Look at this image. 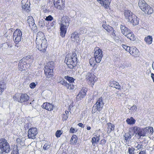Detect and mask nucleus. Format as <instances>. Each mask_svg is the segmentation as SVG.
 <instances>
[{"mask_svg":"<svg viewBox=\"0 0 154 154\" xmlns=\"http://www.w3.org/2000/svg\"><path fill=\"white\" fill-rule=\"evenodd\" d=\"M64 78L69 82V83H71L72 84H73L75 80V79L72 77L68 76H65Z\"/></svg>","mask_w":154,"mask_h":154,"instance_id":"obj_40","label":"nucleus"},{"mask_svg":"<svg viewBox=\"0 0 154 154\" xmlns=\"http://www.w3.org/2000/svg\"><path fill=\"white\" fill-rule=\"evenodd\" d=\"M135 120L132 117L128 118L126 120V122L129 125H133L135 124Z\"/></svg>","mask_w":154,"mask_h":154,"instance_id":"obj_34","label":"nucleus"},{"mask_svg":"<svg viewBox=\"0 0 154 154\" xmlns=\"http://www.w3.org/2000/svg\"><path fill=\"white\" fill-rule=\"evenodd\" d=\"M35 43L36 44L38 45H40L41 44H42L44 45V47H47V44L46 40H35Z\"/></svg>","mask_w":154,"mask_h":154,"instance_id":"obj_31","label":"nucleus"},{"mask_svg":"<svg viewBox=\"0 0 154 154\" xmlns=\"http://www.w3.org/2000/svg\"><path fill=\"white\" fill-rule=\"evenodd\" d=\"M134 149L133 147H129L128 149V152L129 154H134Z\"/></svg>","mask_w":154,"mask_h":154,"instance_id":"obj_48","label":"nucleus"},{"mask_svg":"<svg viewBox=\"0 0 154 154\" xmlns=\"http://www.w3.org/2000/svg\"><path fill=\"white\" fill-rule=\"evenodd\" d=\"M46 40L44 33L42 32H38L37 34V37L35 40Z\"/></svg>","mask_w":154,"mask_h":154,"instance_id":"obj_25","label":"nucleus"},{"mask_svg":"<svg viewBox=\"0 0 154 154\" xmlns=\"http://www.w3.org/2000/svg\"><path fill=\"white\" fill-rule=\"evenodd\" d=\"M151 76L154 83V74L152 73L151 74Z\"/></svg>","mask_w":154,"mask_h":154,"instance_id":"obj_62","label":"nucleus"},{"mask_svg":"<svg viewBox=\"0 0 154 154\" xmlns=\"http://www.w3.org/2000/svg\"><path fill=\"white\" fill-rule=\"evenodd\" d=\"M50 147V145L45 144L44 145L43 147V149L45 150H47Z\"/></svg>","mask_w":154,"mask_h":154,"instance_id":"obj_53","label":"nucleus"},{"mask_svg":"<svg viewBox=\"0 0 154 154\" xmlns=\"http://www.w3.org/2000/svg\"><path fill=\"white\" fill-rule=\"evenodd\" d=\"M137 109L136 106L135 105H133L131 108V109L132 110H136Z\"/></svg>","mask_w":154,"mask_h":154,"instance_id":"obj_57","label":"nucleus"},{"mask_svg":"<svg viewBox=\"0 0 154 154\" xmlns=\"http://www.w3.org/2000/svg\"><path fill=\"white\" fill-rule=\"evenodd\" d=\"M62 21L60 24H63L64 25L68 26L69 23V18L67 16L63 17L62 19Z\"/></svg>","mask_w":154,"mask_h":154,"instance_id":"obj_24","label":"nucleus"},{"mask_svg":"<svg viewBox=\"0 0 154 154\" xmlns=\"http://www.w3.org/2000/svg\"><path fill=\"white\" fill-rule=\"evenodd\" d=\"M121 46L122 47L127 51L129 52L130 51L131 47L124 44H122Z\"/></svg>","mask_w":154,"mask_h":154,"instance_id":"obj_46","label":"nucleus"},{"mask_svg":"<svg viewBox=\"0 0 154 154\" xmlns=\"http://www.w3.org/2000/svg\"><path fill=\"white\" fill-rule=\"evenodd\" d=\"M11 154H18V149L17 146H14Z\"/></svg>","mask_w":154,"mask_h":154,"instance_id":"obj_42","label":"nucleus"},{"mask_svg":"<svg viewBox=\"0 0 154 154\" xmlns=\"http://www.w3.org/2000/svg\"><path fill=\"white\" fill-rule=\"evenodd\" d=\"M19 69L20 70L22 71L25 70L26 66L25 65H23L22 61L20 62L19 63Z\"/></svg>","mask_w":154,"mask_h":154,"instance_id":"obj_41","label":"nucleus"},{"mask_svg":"<svg viewBox=\"0 0 154 154\" xmlns=\"http://www.w3.org/2000/svg\"><path fill=\"white\" fill-rule=\"evenodd\" d=\"M91 128L89 126H87V129L88 130H89L91 129Z\"/></svg>","mask_w":154,"mask_h":154,"instance_id":"obj_63","label":"nucleus"},{"mask_svg":"<svg viewBox=\"0 0 154 154\" xmlns=\"http://www.w3.org/2000/svg\"><path fill=\"white\" fill-rule=\"evenodd\" d=\"M103 105V103L102 97L98 99L97 102L92 108V112L93 113H95L97 111L100 112L102 109Z\"/></svg>","mask_w":154,"mask_h":154,"instance_id":"obj_6","label":"nucleus"},{"mask_svg":"<svg viewBox=\"0 0 154 154\" xmlns=\"http://www.w3.org/2000/svg\"><path fill=\"white\" fill-rule=\"evenodd\" d=\"M20 103H22L27 101L29 99V97L26 94H22L20 95Z\"/></svg>","mask_w":154,"mask_h":154,"instance_id":"obj_22","label":"nucleus"},{"mask_svg":"<svg viewBox=\"0 0 154 154\" xmlns=\"http://www.w3.org/2000/svg\"><path fill=\"white\" fill-rule=\"evenodd\" d=\"M78 125L79 126V127H81L82 128H84V125H83V124L81 123H79L78 124Z\"/></svg>","mask_w":154,"mask_h":154,"instance_id":"obj_61","label":"nucleus"},{"mask_svg":"<svg viewBox=\"0 0 154 154\" xmlns=\"http://www.w3.org/2000/svg\"><path fill=\"white\" fill-rule=\"evenodd\" d=\"M60 35L63 37L65 36L66 33L68 26L64 25L63 24H60Z\"/></svg>","mask_w":154,"mask_h":154,"instance_id":"obj_18","label":"nucleus"},{"mask_svg":"<svg viewBox=\"0 0 154 154\" xmlns=\"http://www.w3.org/2000/svg\"><path fill=\"white\" fill-rule=\"evenodd\" d=\"M69 112L68 111H65L62 115V120L66 121L68 119L69 116Z\"/></svg>","mask_w":154,"mask_h":154,"instance_id":"obj_37","label":"nucleus"},{"mask_svg":"<svg viewBox=\"0 0 154 154\" xmlns=\"http://www.w3.org/2000/svg\"><path fill=\"white\" fill-rule=\"evenodd\" d=\"M124 12L126 19L128 20L131 17L132 15H134L131 11L128 10H125Z\"/></svg>","mask_w":154,"mask_h":154,"instance_id":"obj_28","label":"nucleus"},{"mask_svg":"<svg viewBox=\"0 0 154 154\" xmlns=\"http://www.w3.org/2000/svg\"><path fill=\"white\" fill-rule=\"evenodd\" d=\"M95 60L97 63H100L103 56V51L98 47H96L94 49V54Z\"/></svg>","mask_w":154,"mask_h":154,"instance_id":"obj_7","label":"nucleus"},{"mask_svg":"<svg viewBox=\"0 0 154 154\" xmlns=\"http://www.w3.org/2000/svg\"><path fill=\"white\" fill-rule=\"evenodd\" d=\"M71 38V40L74 42L77 41L79 39V35L77 32H74L72 34Z\"/></svg>","mask_w":154,"mask_h":154,"instance_id":"obj_26","label":"nucleus"},{"mask_svg":"<svg viewBox=\"0 0 154 154\" xmlns=\"http://www.w3.org/2000/svg\"><path fill=\"white\" fill-rule=\"evenodd\" d=\"M125 137V139L126 140H129L131 137V136L129 133H125L124 136Z\"/></svg>","mask_w":154,"mask_h":154,"instance_id":"obj_45","label":"nucleus"},{"mask_svg":"<svg viewBox=\"0 0 154 154\" xmlns=\"http://www.w3.org/2000/svg\"><path fill=\"white\" fill-rule=\"evenodd\" d=\"M146 134V131L144 129L140 128L137 134L140 137L145 136Z\"/></svg>","mask_w":154,"mask_h":154,"instance_id":"obj_35","label":"nucleus"},{"mask_svg":"<svg viewBox=\"0 0 154 154\" xmlns=\"http://www.w3.org/2000/svg\"><path fill=\"white\" fill-rule=\"evenodd\" d=\"M55 20H53L52 22L48 26V31L49 32H51L54 31L55 27Z\"/></svg>","mask_w":154,"mask_h":154,"instance_id":"obj_21","label":"nucleus"},{"mask_svg":"<svg viewBox=\"0 0 154 154\" xmlns=\"http://www.w3.org/2000/svg\"><path fill=\"white\" fill-rule=\"evenodd\" d=\"M100 135H96L95 137H94L96 139V140L97 141V142H98L99 141V140H100Z\"/></svg>","mask_w":154,"mask_h":154,"instance_id":"obj_59","label":"nucleus"},{"mask_svg":"<svg viewBox=\"0 0 154 154\" xmlns=\"http://www.w3.org/2000/svg\"><path fill=\"white\" fill-rule=\"evenodd\" d=\"M36 84L34 82H32L29 85V87L32 89L34 88L36 86Z\"/></svg>","mask_w":154,"mask_h":154,"instance_id":"obj_54","label":"nucleus"},{"mask_svg":"<svg viewBox=\"0 0 154 154\" xmlns=\"http://www.w3.org/2000/svg\"><path fill=\"white\" fill-rule=\"evenodd\" d=\"M154 67V62H153L152 64V68H153Z\"/></svg>","mask_w":154,"mask_h":154,"instance_id":"obj_64","label":"nucleus"},{"mask_svg":"<svg viewBox=\"0 0 154 154\" xmlns=\"http://www.w3.org/2000/svg\"><path fill=\"white\" fill-rule=\"evenodd\" d=\"M22 35V32L20 29H17L14 31L13 35V39L16 44H17L20 42Z\"/></svg>","mask_w":154,"mask_h":154,"instance_id":"obj_8","label":"nucleus"},{"mask_svg":"<svg viewBox=\"0 0 154 154\" xmlns=\"http://www.w3.org/2000/svg\"><path fill=\"white\" fill-rule=\"evenodd\" d=\"M120 28L122 33L131 40L134 41L135 37L133 33L125 26L121 25Z\"/></svg>","mask_w":154,"mask_h":154,"instance_id":"obj_3","label":"nucleus"},{"mask_svg":"<svg viewBox=\"0 0 154 154\" xmlns=\"http://www.w3.org/2000/svg\"><path fill=\"white\" fill-rule=\"evenodd\" d=\"M111 87L115 88L118 89H120L121 86L119 85V83L115 81H113L111 83Z\"/></svg>","mask_w":154,"mask_h":154,"instance_id":"obj_33","label":"nucleus"},{"mask_svg":"<svg viewBox=\"0 0 154 154\" xmlns=\"http://www.w3.org/2000/svg\"><path fill=\"white\" fill-rule=\"evenodd\" d=\"M48 65L46 66L44 70L45 73L46 77L48 78L51 77L53 74V70L54 64L52 61L49 62Z\"/></svg>","mask_w":154,"mask_h":154,"instance_id":"obj_5","label":"nucleus"},{"mask_svg":"<svg viewBox=\"0 0 154 154\" xmlns=\"http://www.w3.org/2000/svg\"><path fill=\"white\" fill-rule=\"evenodd\" d=\"M106 140L105 139H103L101 140L100 141V144L102 145L103 146L106 143Z\"/></svg>","mask_w":154,"mask_h":154,"instance_id":"obj_55","label":"nucleus"},{"mask_svg":"<svg viewBox=\"0 0 154 154\" xmlns=\"http://www.w3.org/2000/svg\"><path fill=\"white\" fill-rule=\"evenodd\" d=\"M76 131L73 128L71 127L70 130V132L71 133H74Z\"/></svg>","mask_w":154,"mask_h":154,"instance_id":"obj_56","label":"nucleus"},{"mask_svg":"<svg viewBox=\"0 0 154 154\" xmlns=\"http://www.w3.org/2000/svg\"><path fill=\"white\" fill-rule=\"evenodd\" d=\"M12 44L9 42H7L3 44V50L5 51L6 53L8 54H11L14 53V51L11 48L13 47Z\"/></svg>","mask_w":154,"mask_h":154,"instance_id":"obj_9","label":"nucleus"},{"mask_svg":"<svg viewBox=\"0 0 154 154\" xmlns=\"http://www.w3.org/2000/svg\"><path fill=\"white\" fill-rule=\"evenodd\" d=\"M32 57V55H28L25 58H23L21 60L24 61V62H27Z\"/></svg>","mask_w":154,"mask_h":154,"instance_id":"obj_47","label":"nucleus"},{"mask_svg":"<svg viewBox=\"0 0 154 154\" xmlns=\"http://www.w3.org/2000/svg\"><path fill=\"white\" fill-rule=\"evenodd\" d=\"M111 0H100L99 3L101 5L105 8H108Z\"/></svg>","mask_w":154,"mask_h":154,"instance_id":"obj_19","label":"nucleus"},{"mask_svg":"<svg viewBox=\"0 0 154 154\" xmlns=\"http://www.w3.org/2000/svg\"><path fill=\"white\" fill-rule=\"evenodd\" d=\"M87 89L85 87H83L79 91L76 99L77 100L79 101L84 98L86 95Z\"/></svg>","mask_w":154,"mask_h":154,"instance_id":"obj_11","label":"nucleus"},{"mask_svg":"<svg viewBox=\"0 0 154 154\" xmlns=\"http://www.w3.org/2000/svg\"><path fill=\"white\" fill-rule=\"evenodd\" d=\"M140 128L139 127H134L131 128V130L133 131V132L134 133L137 134Z\"/></svg>","mask_w":154,"mask_h":154,"instance_id":"obj_44","label":"nucleus"},{"mask_svg":"<svg viewBox=\"0 0 154 154\" xmlns=\"http://www.w3.org/2000/svg\"><path fill=\"white\" fill-rule=\"evenodd\" d=\"M138 5L139 8L145 14H150L153 12V9L144 0H139Z\"/></svg>","mask_w":154,"mask_h":154,"instance_id":"obj_2","label":"nucleus"},{"mask_svg":"<svg viewBox=\"0 0 154 154\" xmlns=\"http://www.w3.org/2000/svg\"><path fill=\"white\" fill-rule=\"evenodd\" d=\"M20 95L19 93H16L14 95L13 99L14 100L20 103Z\"/></svg>","mask_w":154,"mask_h":154,"instance_id":"obj_36","label":"nucleus"},{"mask_svg":"<svg viewBox=\"0 0 154 154\" xmlns=\"http://www.w3.org/2000/svg\"><path fill=\"white\" fill-rule=\"evenodd\" d=\"M134 146L136 148H137V149H139L142 147V145L137 142L135 143Z\"/></svg>","mask_w":154,"mask_h":154,"instance_id":"obj_49","label":"nucleus"},{"mask_svg":"<svg viewBox=\"0 0 154 154\" xmlns=\"http://www.w3.org/2000/svg\"><path fill=\"white\" fill-rule=\"evenodd\" d=\"M102 26L108 32H110L113 29V28L109 26L103 24Z\"/></svg>","mask_w":154,"mask_h":154,"instance_id":"obj_39","label":"nucleus"},{"mask_svg":"<svg viewBox=\"0 0 154 154\" xmlns=\"http://www.w3.org/2000/svg\"><path fill=\"white\" fill-rule=\"evenodd\" d=\"M91 142L93 146H95V144L97 143L95 137H94L92 138Z\"/></svg>","mask_w":154,"mask_h":154,"instance_id":"obj_52","label":"nucleus"},{"mask_svg":"<svg viewBox=\"0 0 154 154\" xmlns=\"http://www.w3.org/2000/svg\"><path fill=\"white\" fill-rule=\"evenodd\" d=\"M85 79L89 82H93L92 85H94V83L97 81V78L93 73L87 72L85 74Z\"/></svg>","mask_w":154,"mask_h":154,"instance_id":"obj_10","label":"nucleus"},{"mask_svg":"<svg viewBox=\"0 0 154 154\" xmlns=\"http://www.w3.org/2000/svg\"><path fill=\"white\" fill-rule=\"evenodd\" d=\"M133 26H135L138 24L139 19L135 15H132L131 17L128 20Z\"/></svg>","mask_w":154,"mask_h":154,"instance_id":"obj_16","label":"nucleus"},{"mask_svg":"<svg viewBox=\"0 0 154 154\" xmlns=\"http://www.w3.org/2000/svg\"><path fill=\"white\" fill-rule=\"evenodd\" d=\"M45 20L47 21H51L53 20V18L51 15H49L46 17L45 19Z\"/></svg>","mask_w":154,"mask_h":154,"instance_id":"obj_51","label":"nucleus"},{"mask_svg":"<svg viewBox=\"0 0 154 154\" xmlns=\"http://www.w3.org/2000/svg\"><path fill=\"white\" fill-rule=\"evenodd\" d=\"M33 56L29 60H28L27 62L29 63L30 64H31L33 62Z\"/></svg>","mask_w":154,"mask_h":154,"instance_id":"obj_58","label":"nucleus"},{"mask_svg":"<svg viewBox=\"0 0 154 154\" xmlns=\"http://www.w3.org/2000/svg\"><path fill=\"white\" fill-rule=\"evenodd\" d=\"M68 67L70 69L74 67L77 63V57L75 53L68 54L66 56L65 60Z\"/></svg>","mask_w":154,"mask_h":154,"instance_id":"obj_1","label":"nucleus"},{"mask_svg":"<svg viewBox=\"0 0 154 154\" xmlns=\"http://www.w3.org/2000/svg\"><path fill=\"white\" fill-rule=\"evenodd\" d=\"M97 63L96 60H95V58H91L89 61V63L91 66H94L96 64V63Z\"/></svg>","mask_w":154,"mask_h":154,"instance_id":"obj_43","label":"nucleus"},{"mask_svg":"<svg viewBox=\"0 0 154 154\" xmlns=\"http://www.w3.org/2000/svg\"><path fill=\"white\" fill-rule=\"evenodd\" d=\"M77 140L78 138L76 136L73 135L71 137L70 141L72 144H75L77 142Z\"/></svg>","mask_w":154,"mask_h":154,"instance_id":"obj_38","label":"nucleus"},{"mask_svg":"<svg viewBox=\"0 0 154 154\" xmlns=\"http://www.w3.org/2000/svg\"><path fill=\"white\" fill-rule=\"evenodd\" d=\"M144 40L147 44L150 45L151 44L152 42V36L148 35L145 38Z\"/></svg>","mask_w":154,"mask_h":154,"instance_id":"obj_32","label":"nucleus"},{"mask_svg":"<svg viewBox=\"0 0 154 154\" xmlns=\"http://www.w3.org/2000/svg\"><path fill=\"white\" fill-rule=\"evenodd\" d=\"M60 83L62 85L65 86L68 89L73 90L75 86L73 84L68 83L64 80L60 81Z\"/></svg>","mask_w":154,"mask_h":154,"instance_id":"obj_20","label":"nucleus"},{"mask_svg":"<svg viewBox=\"0 0 154 154\" xmlns=\"http://www.w3.org/2000/svg\"><path fill=\"white\" fill-rule=\"evenodd\" d=\"M30 2L28 0H22L21 1V5L22 10L24 11L29 12L30 9Z\"/></svg>","mask_w":154,"mask_h":154,"instance_id":"obj_12","label":"nucleus"},{"mask_svg":"<svg viewBox=\"0 0 154 154\" xmlns=\"http://www.w3.org/2000/svg\"><path fill=\"white\" fill-rule=\"evenodd\" d=\"M27 22L28 23L29 26L30 27L32 26H35V25L34 23V20L33 17L31 16H29L28 17L27 20Z\"/></svg>","mask_w":154,"mask_h":154,"instance_id":"obj_23","label":"nucleus"},{"mask_svg":"<svg viewBox=\"0 0 154 154\" xmlns=\"http://www.w3.org/2000/svg\"><path fill=\"white\" fill-rule=\"evenodd\" d=\"M42 107L43 108L50 111L53 110L54 107V106L52 104L47 102L44 103L42 105Z\"/></svg>","mask_w":154,"mask_h":154,"instance_id":"obj_14","label":"nucleus"},{"mask_svg":"<svg viewBox=\"0 0 154 154\" xmlns=\"http://www.w3.org/2000/svg\"><path fill=\"white\" fill-rule=\"evenodd\" d=\"M44 45L42 44H41V45H40L37 44H36V48L39 51L42 52H45L46 51L47 47H44Z\"/></svg>","mask_w":154,"mask_h":154,"instance_id":"obj_29","label":"nucleus"},{"mask_svg":"<svg viewBox=\"0 0 154 154\" xmlns=\"http://www.w3.org/2000/svg\"><path fill=\"white\" fill-rule=\"evenodd\" d=\"M139 154H146L145 150H141L139 153Z\"/></svg>","mask_w":154,"mask_h":154,"instance_id":"obj_60","label":"nucleus"},{"mask_svg":"<svg viewBox=\"0 0 154 154\" xmlns=\"http://www.w3.org/2000/svg\"><path fill=\"white\" fill-rule=\"evenodd\" d=\"M6 88V86L5 83L3 81L0 82V95L1 94L2 92Z\"/></svg>","mask_w":154,"mask_h":154,"instance_id":"obj_30","label":"nucleus"},{"mask_svg":"<svg viewBox=\"0 0 154 154\" xmlns=\"http://www.w3.org/2000/svg\"><path fill=\"white\" fill-rule=\"evenodd\" d=\"M10 146L7 140L4 138L0 139V154L8 153L10 151Z\"/></svg>","mask_w":154,"mask_h":154,"instance_id":"obj_4","label":"nucleus"},{"mask_svg":"<svg viewBox=\"0 0 154 154\" xmlns=\"http://www.w3.org/2000/svg\"><path fill=\"white\" fill-rule=\"evenodd\" d=\"M62 133V132L61 131L57 130L55 133V136L57 137H59L60 136Z\"/></svg>","mask_w":154,"mask_h":154,"instance_id":"obj_50","label":"nucleus"},{"mask_svg":"<svg viewBox=\"0 0 154 154\" xmlns=\"http://www.w3.org/2000/svg\"><path fill=\"white\" fill-rule=\"evenodd\" d=\"M37 134V129L36 128H31L29 130L28 137L29 138L34 139Z\"/></svg>","mask_w":154,"mask_h":154,"instance_id":"obj_13","label":"nucleus"},{"mask_svg":"<svg viewBox=\"0 0 154 154\" xmlns=\"http://www.w3.org/2000/svg\"><path fill=\"white\" fill-rule=\"evenodd\" d=\"M55 7L59 10H63L65 7L64 1L60 0L54 4Z\"/></svg>","mask_w":154,"mask_h":154,"instance_id":"obj_15","label":"nucleus"},{"mask_svg":"<svg viewBox=\"0 0 154 154\" xmlns=\"http://www.w3.org/2000/svg\"><path fill=\"white\" fill-rule=\"evenodd\" d=\"M130 54L133 56L137 57L139 55V51L135 47H131L129 51Z\"/></svg>","mask_w":154,"mask_h":154,"instance_id":"obj_17","label":"nucleus"},{"mask_svg":"<svg viewBox=\"0 0 154 154\" xmlns=\"http://www.w3.org/2000/svg\"><path fill=\"white\" fill-rule=\"evenodd\" d=\"M107 132L108 134H109L111 132L114 130L115 126L114 125L110 123H108L107 124Z\"/></svg>","mask_w":154,"mask_h":154,"instance_id":"obj_27","label":"nucleus"}]
</instances>
